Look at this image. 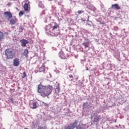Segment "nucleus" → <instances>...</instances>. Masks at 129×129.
<instances>
[{
  "mask_svg": "<svg viewBox=\"0 0 129 129\" xmlns=\"http://www.w3.org/2000/svg\"><path fill=\"white\" fill-rule=\"evenodd\" d=\"M53 91V86H44L42 84H39L38 86L37 92L40 93L42 97H46L52 94Z\"/></svg>",
  "mask_w": 129,
  "mask_h": 129,
  "instance_id": "obj_1",
  "label": "nucleus"
},
{
  "mask_svg": "<svg viewBox=\"0 0 129 129\" xmlns=\"http://www.w3.org/2000/svg\"><path fill=\"white\" fill-rule=\"evenodd\" d=\"M5 56H6L7 59H13L16 53L14 52L12 49L8 48L5 51Z\"/></svg>",
  "mask_w": 129,
  "mask_h": 129,
  "instance_id": "obj_2",
  "label": "nucleus"
},
{
  "mask_svg": "<svg viewBox=\"0 0 129 129\" xmlns=\"http://www.w3.org/2000/svg\"><path fill=\"white\" fill-rule=\"evenodd\" d=\"M77 123H78V121L77 120H75L72 124H70V125L66 127L64 129H74L75 127H76Z\"/></svg>",
  "mask_w": 129,
  "mask_h": 129,
  "instance_id": "obj_3",
  "label": "nucleus"
},
{
  "mask_svg": "<svg viewBox=\"0 0 129 129\" xmlns=\"http://www.w3.org/2000/svg\"><path fill=\"white\" fill-rule=\"evenodd\" d=\"M37 104H38V103L33 101H30L29 102V106L31 108H32V109L37 108Z\"/></svg>",
  "mask_w": 129,
  "mask_h": 129,
  "instance_id": "obj_4",
  "label": "nucleus"
},
{
  "mask_svg": "<svg viewBox=\"0 0 129 129\" xmlns=\"http://www.w3.org/2000/svg\"><path fill=\"white\" fill-rule=\"evenodd\" d=\"M13 65L15 67H18L20 65V59L18 57L15 58L13 60Z\"/></svg>",
  "mask_w": 129,
  "mask_h": 129,
  "instance_id": "obj_5",
  "label": "nucleus"
},
{
  "mask_svg": "<svg viewBox=\"0 0 129 129\" xmlns=\"http://www.w3.org/2000/svg\"><path fill=\"white\" fill-rule=\"evenodd\" d=\"M4 15L7 18H8V20H10V19H12V18H13V14L11 13V12H5L4 13Z\"/></svg>",
  "mask_w": 129,
  "mask_h": 129,
  "instance_id": "obj_6",
  "label": "nucleus"
},
{
  "mask_svg": "<svg viewBox=\"0 0 129 129\" xmlns=\"http://www.w3.org/2000/svg\"><path fill=\"white\" fill-rule=\"evenodd\" d=\"M20 42L21 43L22 47H26V45H27V44H29V41L26 39H22L20 40Z\"/></svg>",
  "mask_w": 129,
  "mask_h": 129,
  "instance_id": "obj_7",
  "label": "nucleus"
},
{
  "mask_svg": "<svg viewBox=\"0 0 129 129\" xmlns=\"http://www.w3.org/2000/svg\"><path fill=\"white\" fill-rule=\"evenodd\" d=\"M58 55L59 57H60L61 59H67V57L65 56V55H64V52H63V51H60Z\"/></svg>",
  "mask_w": 129,
  "mask_h": 129,
  "instance_id": "obj_8",
  "label": "nucleus"
},
{
  "mask_svg": "<svg viewBox=\"0 0 129 129\" xmlns=\"http://www.w3.org/2000/svg\"><path fill=\"white\" fill-rule=\"evenodd\" d=\"M113 10H120V7L118 6V4H113L111 6Z\"/></svg>",
  "mask_w": 129,
  "mask_h": 129,
  "instance_id": "obj_9",
  "label": "nucleus"
},
{
  "mask_svg": "<svg viewBox=\"0 0 129 129\" xmlns=\"http://www.w3.org/2000/svg\"><path fill=\"white\" fill-rule=\"evenodd\" d=\"M24 10L25 12H30V8H29V4L25 3L23 6Z\"/></svg>",
  "mask_w": 129,
  "mask_h": 129,
  "instance_id": "obj_10",
  "label": "nucleus"
},
{
  "mask_svg": "<svg viewBox=\"0 0 129 129\" xmlns=\"http://www.w3.org/2000/svg\"><path fill=\"white\" fill-rule=\"evenodd\" d=\"M101 119V117L100 115L99 116H95L94 118V122H98L99 120Z\"/></svg>",
  "mask_w": 129,
  "mask_h": 129,
  "instance_id": "obj_11",
  "label": "nucleus"
},
{
  "mask_svg": "<svg viewBox=\"0 0 129 129\" xmlns=\"http://www.w3.org/2000/svg\"><path fill=\"white\" fill-rule=\"evenodd\" d=\"M58 28H59V25H58V24H57L56 23H54V26L51 27V29L52 31H55V30L58 29Z\"/></svg>",
  "mask_w": 129,
  "mask_h": 129,
  "instance_id": "obj_12",
  "label": "nucleus"
},
{
  "mask_svg": "<svg viewBox=\"0 0 129 129\" xmlns=\"http://www.w3.org/2000/svg\"><path fill=\"white\" fill-rule=\"evenodd\" d=\"M28 54H29V50H28V49H24L22 55L25 56L26 58H28Z\"/></svg>",
  "mask_w": 129,
  "mask_h": 129,
  "instance_id": "obj_13",
  "label": "nucleus"
},
{
  "mask_svg": "<svg viewBox=\"0 0 129 129\" xmlns=\"http://www.w3.org/2000/svg\"><path fill=\"white\" fill-rule=\"evenodd\" d=\"M46 70V67L45 66H42L41 67L39 68V72H44Z\"/></svg>",
  "mask_w": 129,
  "mask_h": 129,
  "instance_id": "obj_14",
  "label": "nucleus"
},
{
  "mask_svg": "<svg viewBox=\"0 0 129 129\" xmlns=\"http://www.w3.org/2000/svg\"><path fill=\"white\" fill-rule=\"evenodd\" d=\"M16 23H17V22L15 19L12 18L10 20V24L11 25H15Z\"/></svg>",
  "mask_w": 129,
  "mask_h": 129,
  "instance_id": "obj_15",
  "label": "nucleus"
},
{
  "mask_svg": "<svg viewBox=\"0 0 129 129\" xmlns=\"http://www.w3.org/2000/svg\"><path fill=\"white\" fill-rule=\"evenodd\" d=\"M83 45L84 46L85 48H89V42H84Z\"/></svg>",
  "mask_w": 129,
  "mask_h": 129,
  "instance_id": "obj_16",
  "label": "nucleus"
},
{
  "mask_svg": "<svg viewBox=\"0 0 129 129\" xmlns=\"http://www.w3.org/2000/svg\"><path fill=\"white\" fill-rule=\"evenodd\" d=\"M5 39V36L4 35V33L0 31V40L2 41V40H4Z\"/></svg>",
  "mask_w": 129,
  "mask_h": 129,
  "instance_id": "obj_17",
  "label": "nucleus"
},
{
  "mask_svg": "<svg viewBox=\"0 0 129 129\" xmlns=\"http://www.w3.org/2000/svg\"><path fill=\"white\" fill-rule=\"evenodd\" d=\"M37 129H47L46 126L39 125L37 126Z\"/></svg>",
  "mask_w": 129,
  "mask_h": 129,
  "instance_id": "obj_18",
  "label": "nucleus"
},
{
  "mask_svg": "<svg viewBox=\"0 0 129 129\" xmlns=\"http://www.w3.org/2000/svg\"><path fill=\"white\" fill-rule=\"evenodd\" d=\"M55 89H56L55 91H56L57 93H60V86H59V85L56 87Z\"/></svg>",
  "mask_w": 129,
  "mask_h": 129,
  "instance_id": "obj_19",
  "label": "nucleus"
},
{
  "mask_svg": "<svg viewBox=\"0 0 129 129\" xmlns=\"http://www.w3.org/2000/svg\"><path fill=\"white\" fill-rule=\"evenodd\" d=\"M23 30H24V26H20L19 27V32H23Z\"/></svg>",
  "mask_w": 129,
  "mask_h": 129,
  "instance_id": "obj_20",
  "label": "nucleus"
},
{
  "mask_svg": "<svg viewBox=\"0 0 129 129\" xmlns=\"http://www.w3.org/2000/svg\"><path fill=\"white\" fill-rule=\"evenodd\" d=\"M76 129H84L83 127L81 126V125H79L77 126V125L76 126Z\"/></svg>",
  "mask_w": 129,
  "mask_h": 129,
  "instance_id": "obj_21",
  "label": "nucleus"
},
{
  "mask_svg": "<svg viewBox=\"0 0 129 129\" xmlns=\"http://www.w3.org/2000/svg\"><path fill=\"white\" fill-rule=\"evenodd\" d=\"M69 78H70V81H72V80H73L74 77H73V76L72 75H70L69 76Z\"/></svg>",
  "mask_w": 129,
  "mask_h": 129,
  "instance_id": "obj_22",
  "label": "nucleus"
},
{
  "mask_svg": "<svg viewBox=\"0 0 129 129\" xmlns=\"http://www.w3.org/2000/svg\"><path fill=\"white\" fill-rule=\"evenodd\" d=\"M25 77H27V74L26 73V72H24L22 76V78H25Z\"/></svg>",
  "mask_w": 129,
  "mask_h": 129,
  "instance_id": "obj_23",
  "label": "nucleus"
},
{
  "mask_svg": "<svg viewBox=\"0 0 129 129\" xmlns=\"http://www.w3.org/2000/svg\"><path fill=\"white\" fill-rule=\"evenodd\" d=\"M82 13H84V11H82L81 10L78 11V14L79 15H80V14H82Z\"/></svg>",
  "mask_w": 129,
  "mask_h": 129,
  "instance_id": "obj_24",
  "label": "nucleus"
},
{
  "mask_svg": "<svg viewBox=\"0 0 129 129\" xmlns=\"http://www.w3.org/2000/svg\"><path fill=\"white\" fill-rule=\"evenodd\" d=\"M24 13L23 11H20L19 12V16H20V17H22V16H23V15H24Z\"/></svg>",
  "mask_w": 129,
  "mask_h": 129,
  "instance_id": "obj_25",
  "label": "nucleus"
},
{
  "mask_svg": "<svg viewBox=\"0 0 129 129\" xmlns=\"http://www.w3.org/2000/svg\"><path fill=\"white\" fill-rule=\"evenodd\" d=\"M100 25H104L105 24V23L104 22H100Z\"/></svg>",
  "mask_w": 129,
  "mask_h": 129,
  "instance_id": "obj_26",
  "label": "nucleus"
},
{
  "mask_svg": "<svg viewBox=\"0 0 129 129\" xmlns=\"http://www.w3.org/2000/svg\"><path fill=\"white\" fill-rule=\"evenodd\" d=\"M89 16L88 17V20L87 21V22H89Z\"/></svg>",
  "mask_w": 129,
  "mask_h": 129,
  "instance_id": "obj_27",
  "label": "nucleus"
},
{
  "mask_svg": "<svg viewBox=\"0 0 129 129\" xmlns=\"http://www.w3.org/2000/svg\"><path fill=\"white\" fill-rule=\"evenodd\" d=\"M5 34H6V35H9V33L8 32L5 33Z\"/></svg>",
  "mask_w": 129,
  "mask_h": 129,
  "instance_id": "obj_28",
  "label": "nucleus"
},
{
  "mask_svg": "<svg viewBox=\"0 0 129 129\" xmlns=\"http://www.w3.org/2000/svg\"><path fill=\"white\" fill-rule=\"evenodd\" d=\"M10 100L13 102V99H10Z\"/></svg>",
  "mask_w": 129,
  "mask_h": 129,
  "instance_id": "obj_29",
  "label": "nucleus"
},
{
  "mask_svg": "<svg viewBox=\"0 0 129 129\" xmlns=\"http://www.w3.org/2000/svg\"><path fill=\"white\" fill-rule=\"evenodd\" d=\"M84 52H87V51H88V50H84Z\"/></svg>",
  "mask_w": 129,
  "mask_h": 129,
  "instance_id": "obj_30",
  "label": "nucleus"
},
{
  "mask_svg": "<svg viewBox=\"0 0 129 129\" xmlns=\"http://www.w3.org/2000/svg\"><path fill=\"white\" fill-rule=\"evenodd\" d=\"M45 105H46L47 106H48V104H45Z\"/></svg>",
  "mask_w": 129,
  "mask_h": 129,
  "instance_id": "obj_31",
  "label": "nucleus"
},
{
  "mask_svg": "<svg viewBox=\"0 0 129 129\" xmlns=\"http://www.w3.org/2000/svg\"><path fill=\"white\" fill-rule=\"evenodd\" d=\"M85 104H86V103H84V105H83V106H84V105H85Z\"/></svg>",
  "mask_w": 129,
  "mask_h": 129,
  "instance_id": "obj_32",
  "label": "nucleus"
},
{
  "mask_svg": "<svg viewBox=\"0 0 129 129\" xmlns=\"http://www.w3.org/2000/svg\"><path fill=\"white\" fill-rule=\"evenodd\" d=\"M57 108H59V107H57Z\"/></svg>",
  "mask_w": 129,
  "mask_h": 129,
  "instance_id": "obj_33",
  "label": "nucleus"
},
{
  "mask_svg": "<svg viewBox=\"0 0 129 129\" xmlns=\"http://www.w3.org/2000/svg\"><path fill=\"white\" fill-rule=\"evenodd\" d=\"M87 70H88V69H87Z\"/></svg>",
  "mask_w": 129,
  "mask_h": 129,
  "instance_id": "obj_34",
  "label": "nucleus"
},
{
  "mask_svg": "<svg viewBox=\"0 0 129 129\" xmlns=\"http://www.w3.org/2000/svg\"><path fill=\"white\" fill-rule=\"evenodd\" d=\"M88 50H89V48L88 49Z\"/></svg>",
  "mask_w": 129,
  "mask_h": 129,
  "instance_id": "obj_35",
  "label": "nucleus"
}]
</instances>
